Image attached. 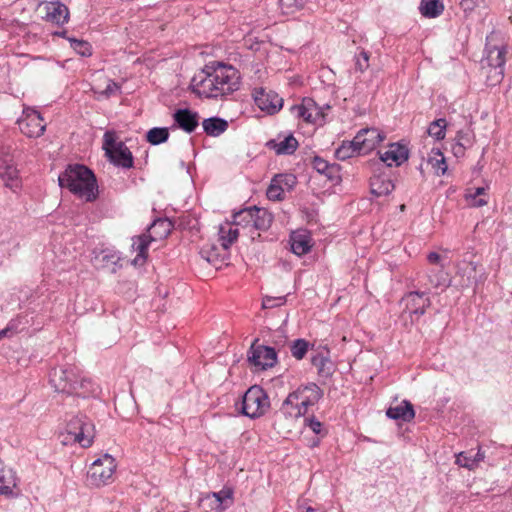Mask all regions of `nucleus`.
<instances>
[{"mask_svg":"<svg viewBox=\"0 0 512 512\" xmlns=\"http://www.w3.org/2000/svg\"><path fill=\"white\" fill-rule=\"evenodd\" d=\"M219 73L217 63H210L205 66L191 81L192 92L199 97L217 98L222 96L219 87Z\"/></svg>","mask_w":512,"mask_h":512,"instance_id":"nucleus-5","label":"nucleus"},{"mask_svg":"<svg viewBox=\"0 0 512 512\" xmlns=\"http://www.w3.org/2000/svg\"><path fill=\"white\" fill-rule=\"evenodd\" d=\"M155 239L151 234H142L132 238V249L137 252V256L133 260L134 265H143L146 262L149 245Z\"/></svg>","mask_w":512,"mask_h":512,"instance_id":"nucleus-20","label":"nucleus"},{"mask_svg":"<svg viewBox=\"0 0 512 512\" xmlns=\"http://www.w3.org/2000/svg\"><path fill=\"white\" fill-rule=\"evenodd\" d=\"M119 89H120V86L116 82L110 80L108 82L106 88L102 92V94L105 95L106 97H110L111 95H113L117 91H119Z\"/></svg>","mask_w":512,"mask_h":512,"instance_id":"nucleus-57","label":"nucleus"},{"mask_svg":"<svg viewBox=\"0 0 512 512\" xmlns=\"http://www.w3.org/2000/svg\"><path fill=\"white\" fill-rule=\"evenodd\" d=\"M447 122L445 119L440 118L430 123L427 133L429 136L436 140H442L446 135Z\"/></svg>","mask_w":512,"mask_h":512,"instance_id":"nucleus-36","label":"nucleus"},{"mask_svg":"<svg viewBox=\"0 0 512 512\" xmlns=\"http://www.w3.org/2000/svg\"><path fill=\"white\" fill-rule=\"evenodd\" d=\"M441 256L440 254L436 253V252H430L427 256V260L429 261V263L431 264H434V265H441Z\"/></svg>","mask_w":512,"mask_h":512,"instance_id":"nucleus-58","label":"nucleus"},{"mask_svg":"<svg viewBox=\"0 0 512 512\" xmlns=\"http://www.w3.org/2000/svg\"><path fill=\"white\" fill-rule=\"evenodd\" d=\"M268 145L273 148L278 155H290L296 151L298 141L293 135H289L279 142L271 140Z\"/></svg>","mask_w":512,"mask_h":512,"instance_id":"nucleus-25","label":"nucleus"},{"mask_svg":"<svg viewBox=\"0 0 512 512\" xmlns=\"http://www.w3.org/2000/svg\"><path fill=\"white\" fill-rule=\"evenodd\" d=\"M290 242L292 252L298 256L307 254L312 247L311 238L306 231L293 232Z\"/></svg>","mask_w":512,"mask_h":512,"instance_id":"nucleus-22","label":"nucleus"},{"mask_svg":"<svg viewBox=\"0 0 512 512\" xmlns=\"http://www.w3.org/2000/svg\"><path fill=\"white\" fill-rule=\"evenodd\" d=\"M476 461V465L478 466L480 462H482L485 458L484 452L479 448L477 453L473 455Z\"/></svg>","mask_w":512,"mask_h":512,"instance_id":"nucleus-60","label":"nucleus"},{"mask_svg":"<svg viewBox=\"0 0 512 512\" xmlns=\"http://www.w3.org/2000/svg\"><path fill=\"white\" fill-rule=\"evenodd\" d=\"M242 215H250V219L252 220L251 226L256 230L265 231L269 229L273 221L271 213L266 209L255 206L244 209V213Z\"/></svg>","mask_w":512,"mask_h":512,"instance_id":"nucleus-19","label":"nucleus"},{"mask_svg":"<svg viewBox=\"0 0 512 512\" xmlns=\"http://www.w3.org/2000/svg\"><path fill=\"white\" fill-rule=\"evenodd\" d=\"M284 193L285 191L283 190V188L279 184L275 183L274 176L266 192L268 199L273 201L281 200L283 198Z\"/></svg>","mask_w":512,"mask_h":512,"instance_id":"nucleus-44","label":"nucleus"},{"mask_svg":"<svg viewBox=\"0 0 512 512\" xmlns=\"http://www.w3.org/2000/svg\"><path fill=\"white\" fill-rule=\"evenodd\" d=\"M243 213H244V210H241L234 214V223L236 225L251 226L252 220L250 219V215L249 216L241 215Z\"/></svg>","mask_w":512,"mask_h":512,"instance_id":"nucleus-55","label":"nucleus"},{"mask_svg":"<svg viewBox=\"0 0 512 512\" xmlns=\"http://www.w3.org/2000/svg\"><path fill=\"white\" fill-rule=\"evenodd\" d=\"M386 415L391 419L410 422L415 417V411L409 401H403L400 405L390 407Z\"/></svg>","mask_w":512,"mask_h":512,"instance_id":"nucleus-24","label":"nucleus"},{"mask_svg":"<svg viewBox=\"0 0 512 512\" xmlns=\"http://www.w3.org/2000/svg\"><path fill=\"white\" fill-rule=\"evenodd\" d=\"M61 188L87 202L94 201L98 196V186L93 172L84 165H69L58 177Z\"/></svg>","mask_w":512,"mask_h":512,"instance_id":"nucleus-2","label":"nucleus"},{"mask_svg":"<svg viewBox=\"0 0 512 512\" xmlns=\"http://www.w3.org/2000/svg\"><path fill=\"white\" fill-rule=\"evenodd\" d=\"M305 512H325L323 509L313 508V507H307Z\"/></svg>","mask_w":512,"mask_h":512,"instance_id":"nucleus-61","label":"nucleus"},{"mask_svg":"<svg viewBox=\"0 0 512 512\" xmlns=\"http://www.w3.org/2000/svg\"><path fill=\"white\" fill-rule=\"evenodd\" d=\"M456 142L463 144L466 147L472 145V137L468 131H459L456 136Z\"/></svg>","mask_w":512,"mask_h":512,"instance_id":"nucleus-54","label":"nucleus"},{"mask_svg":"<svg viewBox=\"0 0 512 512\" xmlns=\"http://www.w3.org/2000/svg\"><path fill=\"white\" fill-rule=\"evenodd\" d=\"M292 114L307 123H316L324 114L316 102L311 98H304L302 103L291 107Z\"/></svg>","mask_w":512,"mask_h":512,"instance_id":"nucleus-14","label":"nucleus"},{"mask_svg":"<svg viewBox=\"0 0 512 512\" xmlns=\"http://www.w3.org/2000/svg\"><path fill=\"white\" fill-rule=\"evenodd\" d=\"M467 147L464 146L463 144H460L458 142H456L453 146H452V151L454 153L455 156L459 157V156H462L464 155V152H465V149Z\"/></svg>","mask_w":512,"mask_h":512,"instance_id":"nucleus-59","label":"nucleus"},{"mask_svg":"<svg viewBox=\"0 0 512 512\" xmlns=\"http://www.w3.org/2000/svg\"><path fill=\"white\" fill-rule=\"evenodd\" d=\"M69 41H70L71 47L73 48V50L76 53H78L79 55H81L83 57L91 56L92 47L87 41L78 40L75 38H70Z\"/></svg>","mask_w":512,"mask_h":512,"instance_id":"nucleus-40","label":"nucleus"},{"mask_svg":"<svg viewBox=\"0 0 512 512\" xmlns=\"http://www.w3.org/2000/svg\"><path fill=\"white\" fill-rule=\"evenodd\" d=\"M94 436V425L85 416H75L68 421L58 438L64 446L79 444L82 448H88Z\"/></svg>","mask_w":512,"mask_h":512,"instance_id":"nucleus-4","label":"nucleus"},{"mask_svg":"<svg viewBox=\"0 0 512 512\" xmlns=\"http://www.w3.org/2000/svg\"><path fill=\"white\" fill-rule=\"evenodd\" d=\"M456 463L464 468L473 470L477 467L475 458L473 457L472 451L460 452L456 456Z\"/></svg>","mask_w":512,"mask_h":512,"instance_id":"nucleus-41","label":"nucleus"},{"mask_svg":"<svg viewBox=\"0 0 512 512\" xmlns=\"http://www.w3.org/2000/svg\"><path fill=\"white\" fill-rule=\"evenodd\" d=\"M380 160L389 167H398L403 164L409 156V151L405 145L392 143L388 145L383 152H378Z\"/></svg>","mask_w":512,"mask_h":512,"instance_id":"nucleus-17","label":"nucleus"},{"mask_svg":"<svg viewBox=\"0 0 512 512\" xmlns=\"http://www.w3.org/2000/svg\"><path fill=\"white\" fill-rule=\"evenodd\" d=\"M103 261L110 262L111 261V252H105L103 256Z\"/></svg>","mask_w":512,"mask_h":512,"instance_id":"nucleus-62","label":"nucleus"},{"mask_svg":"<svg viewBox=\"0 0 512 512\" xmlns=\"http://www.w3.org/2000/svg\"><path fill=\"white\" fill-rule=\"evenodd\" d=\"M119 142L116 141V133L114 131H107L103 137V148L108 155L113 149H116Z\"/></svg>","mask_w":512,"mask_h":512,"instance_id":"nucleus-47","label":"nucleus"},{"mask_svg":"<svg viewBox=\"0 0 512 512\" xmlns=\"http://www.w3.org/2000/svg\"><path fill=\"white\" fill-rule=\"evenodd\" d=\"M171 223L167 220L158 219L154 221L149 230H152L157 237L163 238L170 233Z\"/></svg>","mask_w":512,"mask_h":512,"instance_id":"nucleus-39","label":"nucleus"},{"mask_svg":"<svg viewBox=\"0 0 512 512\" xmlns=\"http://www.w3.org/2000/svg\"><path fill=\"white\" fill-rule=\"evenodd\" d=\"M487 74V85L488 86H496L499 84L504 77V68L498 67H488L486 70Z\"/></svg>","mask_w":512,"mask_h":512,"instance_id":"nucleus-42","label":"nucleus"},{"mask_svg":"<svg viewBox=\"0 0 512 512\" xmlns=\"http://www.w3.org/2000/svg\"><path fill=\"white\" fill-rule=\"evenodd\" d=\"M49 382L56 392L85 397L82 391L89 381L80 378L79 370L74 365L55 367L49 374Z\"/></svg>","mask_w":512,"mask_h":512,"instance_id":"nucleus-3","label":"nucleus"},{"mask_svg":"<svg viewBox=\"0 0 512 512\" xmlns=\"http://www.w3.org/2000/svg\"><path fill=\"white\" fill-rule=\"evenodd\" d=\"M169 138V130L165 127H154L146 134V140L151 145H159L166 142Z\"/></svg>","mask_w":512,"mask_h":512,"instance_id":"nucleus-35","label":"nucleus"},{"mask_svg":"<svg viewBox=\"0 0 512 512\" xmlns=\"http://www.w3.org/2000/svg\"><path fill=\"white\" fill-rule=\"evenodd\" d=\"M370 188L372 194L379 197L390 194L394 190L395 186L388 178L374 176L370 180Z\"/></svg>","mask_w":512,"mask_h":512,"instance_id":"nucleus-27","label":"nucleus"},{"mask_svg":"<svg viewBox=\"0 0 512 512\" xmlns=\"http://www.w3.org/2000/svg\"><path fill=\"white\" fill-rule=\"evenodd\" d=\"M20 324V319H12L8 325L0 331V339L15 335L20 329Z\"/></svg>","mask_w":512,"mask_h":512,"instance_id":"nucleus-50","label":"nucleus"},{"mask_svg":"<svg viewBox=\"0 0 512 512\" xmlns=\"http://www.w3.org/2000/svg\"><path fill=\"white\" fill-rule=\"evenodd\" d=\"M385 135L376 128H363L355 136V143L362 154H367L375 149L383 140Z\"/></svg>","mask_w":512,"mask_h":512,"instance_id":"nucleus-13","label":"nucleus"},{"mask_svg":"<svg viewBox=\"0 0 512 512\" xmlns=\"http://www.w3.org/2000/svg\"><path fill=\"white\" fill-rule=\"evenodd\" d=\"M486 62L488 67L504 68L505 64V47H493L487 50Z\"/></svg>","mask_w":512,"mask_h":512,"instance_id":"nucleus-32","label":"nucleus"},{"mask_svg":"<svg viewBox=\"0 0 512 512\" xmlns=\"http://www.w3.org/2000/svg\"><path fill=\"white\" fill-rule=\"evenodd\" d=\"M312 164L318 173L324 174L328 179L333 180L336 177L338 168L335 164H330L318 156L314 157Z\"/></svg>","mask_w":512,"mask_h":512,"instance_id":"nucleus-33","label":"nucleus"},{"mask_svg":"<svg viewBox=\"0 0 512 512\" xmlns=\"http://www.w3.org/2000/svg\"><path fill=\"white\" fill-rule=\"evenodd\" d=\"M238 229L233 228L231 224L226 223L225 225H221L219 228V242L224 254H226L229 247L234 243L238 238Z\"/></svg>","mask_w":512,"mask_h":512,"instance_id":"nucleus-26","label":"nucleus"},{"mask_svg":"<svg viewBox=\"0 0 512 512\" xmlns=\"http://www.w3.org/2000/svg\"><path fill=\"white\" fill-rule=\"evenodd\" d=\"M360 154H362V152L358 150V145L355 143V138L352 141H343V143L335 151V156L339 160H346Z\"/></svg>","mask_w":512,"mask_h":512,"instance_id":"nucleus-34","label":"nucleus"},{"mask_svg":"<svg viewBox=\"0 0 512 512\" xmlns=\"http://www.w3.org/2000/svg\"><path fill=\"white\" fill-rule=\"evenodd\" d=\"M18 173L10 154V148H2L0 150V177L7 187L16 189L20 186Z\"/></svg>","mask_w":512,"mask_h":512,"instance_id":"nucleus-10","label":"nucleus"},{"mask_svg":"<svg viewBox=\"0 0 512 512\" xmlns=\"http://www.w3.org/2000/svg\"><path fill=\"white\" fill-rule=\"evenodd\" d=\"M312 365L317 369V373L322 378H328L334 371V365L329 357V352H318L311 358Z\"/></svg>","mask_w":512,"mask_h":512,"instance_id":"nucleus-23","label":"nucleus"},{"mask_svg":"<svg viewBox=\"0 0 512 512\" xmlns=\"http://www.w3.org/2000/svg\"><path fill=\"white\" fill-rule=\"evenodd\" d=\"M419 11L426 18H436L444 11V4L441 0H421Z\"/></svg>","mask_w":512,"mask_h":512,"instance_id":"nucleus-29","label":"nucleus"},{"mask_svg":"<svg viewBox=\"0 0 512 512\" xmlns=\"http://www.w3.org/2000/svg\"><path fill=\"white\" fill-rule=\"evenodd\" d=\"M115 470V459L105 454L91 464L87 473L88 482L95 487L105 486L113 480Z\"/></svg>","mask_w":512,"mask_h":512,"instance_id":"nucleus-6","label":"nucleus"},{"mask_svg":"<svg viewBox=\"0 0 512 512\" xmlns=\"http://www.w3.org/2000/svg\"><path fill=\"white\" fill-rule=\"evenodd\" d=\"M176 125L186 133H192L199 125V115L190 109H178L173 114Z\"/></svg>","mask_w":512,"mask_h":512,"instance_id":"nucleus-18","label":"nucleus"},{"mask_svg":"<svg viewBox=\"0 0 512 512\" xmlns=\"http://www.w3.org/2000/svg\"><path fill=\"white\" fill-rule=\"evenodd\" d=\"M285 302H286L285 296H280V297L266 296L263 298L262 307L264 309H270V308L282 306L285 304Z\"/></svg>","mask_w":512,"mask_h":512,"instance_id":"nucleus-52","label":"nucleus"},{"mask_svg":"<svg viewBox=\"0 0 512 512\" xmlns=\"http://www.w3.org/2000/svg\"><path fill=\"white\" fill-rule=\"evenodd\" d=\"M202 502L204 506H207L211 510H215L216 512H222L224 509L219 503V500L215 497H212V493L207 494L203 499Z\"/></svg>","mask_w":512,"mask_h":512,"instance_id":"nucleus-53","label":"nucleus"},{"mask_svg":"<svg viewBox=\"0 0 512 512\" xmlns=\"http://www.w3.org/2000/svg\"><path fill=\"white\" fill-rule=\"evenodd\" d=\"M268 407V396L259 386L250 387L243 396L242 413L250 418L263 415Z\"/></svg>","mask_w":512,"mask_h":512,"instance_id":"nucleus-7","label":"nucleus"},{"mask_svg":"<svg viewBox=\"0 0 512 512\" xmlns=\"http://www.w3.org/2000/svg\"><path fill=\"white\" fill-rule=\"evenodd\" d=\"M275 183L279 184L284 191H289L295 186L296 177L293 174H277Z\"/></svg>","mask_w":512,"mask_h":512,"instance_id":"nucleus-43","label":"nucleus"},{"mask_svg":"<svg viewBox=\"0 0 512 512\" xmlns=\"http://www.w3.org/2000/svg\"><path fill=\"white\" fill-rule=\"evenodd\" d=\"M16 487V477L12 470L3 468L0 474V495H12Z\"/></svg>","mask_w":512,"mask_h":512,"instance_id":"nucleus-31","label":"nucleus"},{"mask_svg":"<svg viewBox=\"0 0 512 512\" xmlns=\"http://www.w3.org/2000/svg\"><path fill=\"white\" fill-rule=\"evenodd\" d=\"M248 360L257 369L266 370L276 364L277 353L272 347L254 343L250 348Z\"/></svg>","mask_w":512,"mask_h":512,"instance_id":"nucleus-9","label":"nucleus"},{"mask_svg":"<svg viewBox=\"0 0 512 512\" xmlns=\"http://www.w3.org/2000/svg\"><path fill=\"white\" fill-rule=\"evenodd\" d=\"M485 194V188L484 187H478L475 189V192L472 194H469V197L471 198V205L474 207H481L487 204V199L484 197Z\"/></svg>","mask_w":512,"mask_h":512,"instance_id":"nucleus-48","label":"nucleus"},{"mask_svg":"<svg viewBox=\"0 0 512 512\" xmlns=\"http://www.w3.org/2000/svg\"><path fill=\"white\" fill-rule=\"evenodd\" d=\"M202 126L207 135L217 137L227 130L228 122L218 117H212L205 119Z\"/></svg>","mask_w":512,"mask_h":512,"instance_id":"nucleus-28","label":"nucleus"},{"mask_svg":"<svg viewBox=\"0 0 512 512\" xmlns=\"http://www.w3.org/2000/svg\"><path fill=\"white\" fill-rule=\"evenodd\" d=\"M254 100L256 105L269 114L278 112L283 105V99L274 91H266L263 88L255 90Z\"/></svg>","mask_w":512,"mask_h":512,"instance_id":"nucleus-15","label":"nucleus"},{"mask_svg":"<svg viewBox=\"0 0 512 512\" xmlns=\"http://www.w3.org/2000/svg\"><path fill=\"white\" fill-rule=\"evenodd\" d=\"M107 156L116 166L123 168H131L133 166L132 153L123 142H119L116 149H113Z\"/></svg>","mask_w":512,"mask_h":512,"instance_id":"nucleus-21","label":"nucleus"},{"mask_svg":"<svg viewBox=\"0 0 512 512\" xmlns=\"http://www.w3.org/2000/svg\"><path fill=\"white\" fill-rule=\"evenodd\" d=\"M232 495L233 492L231 489H222L218 492L212 493V497H215L219 500V503L224 510L232 504Z\"/></svg>","mask_w":512,"mask_h":512,"instance_id":"nucleus-45","label":"nucleus"},{"mask_svg":"<svg viewBox=\"0 0 512 512\" xmlns=\"http://www.w3.org/2000/svg\"><path fill=\"white\" fill-rule=\"evenodd\" d=\"M402 301L405 304L406 311L411 317L413 315L417 317L422 316L431 304L426 293L418 291L409 292L403 297Z\"/></svg>","mask_w":512,"mask_h":512,"instance_id":"nucleus-16","label":"nucleus"},{"mask_svg":"<svg viewBox=\"0 0 512 512\" xmlns=\"http://www.w3.org/2000/svg\"><path fill=\"white\" fill-rule=\"evenodd\" d=\"M18 126L20 131L27 137L37 138L44 133L46 123L37 110L26 108L18 120Z\"/></svg>","mask_w":512,"mask_h":512,"instance_id":"nucleus-8","label":"nucleus"},{"mask_svg":"<svg viewBox=\"0 0 512 512\" xmlns=\"http://www.w3.org/2000/svg\"><path fill=\"white\" fill-rule=\"evenodd\" d=\"M355 67L358 71L363 72L369 67V53L365 50H360L355 55Z\"/></svg>","mask_w":512,"mask_h":512,"instance_id":"nucleus-51","label":"nucleus"},{"mask_svg":"<svg viewBox=\"0 0 512 512\" xmlns=\"http://www.w3.org/2000/svg\"><path fill=\"white\" fill-rule=\"evenodd\" d=\"M202 257L207 260V262L216 264L219 257H222L224 259L225 255H221V253L218 251V249L212 245L210 248H203L201 250Z\"/></svg>","mask_w":512,"mask_h":512,"instance_id":"nucleus-49","label":"nucleus"},{"mask_svg":"<svg viewBox=\"0 0 512 512\" xmlns=\"http://www.w3.org/2000/svg\"><path fill=\"white\" fill-rule=\"evenodd\" d=\"M322 395V390L315 383L299 386L291 392L274 416V426L278 432L290 433L296 420L304 416L309 407L316 405Z\"/></svg>","mask_w":512,"mask_h":512,"instance_id":"nucleus-1","label":"nucleus"},{"mask_svg":"<svg viewBox=\"0 0 512 512\" xmlns=\"http://www.w3.org/2000/svg\"><path fill=\"white\" fill-rule=\"evenodd\" d=\"M427 163L438 176L444 175L448 169L446 159L439 149H432L428 155Z\"/></svg>","mask_w":512,"mask_h":512,"instance_id":"nucleus-30","label":"nucleus"},{"mask_svg":"<svg viewBox=\"0 0 512 512\" xmlns=\"http://www.w3.org/2000/svg\"><path fill=\"white\" fill-rule=\"evenodd\" d=\"M279 6L284 14H292L302 6L301 0H279Z\"/></svg>","mask_w":512,"mask_h":512,"instance_id":"nucleus-46","label":"nucleus"},{"mask_svg":"<svg viewBox=\"0 0 512 512\" xmlns=\"http://www.w3.org/2000/svg\"><path fill=\"white\" fill-rule=\"evenodd\" d=\"M45 11L43 19L47 22L62 26L69 20L68 7L59 0L44 1L40 4Z\"/></svg>","mask_w":512,"mask_h":512,"instance_id":"nucleus-12","label":"nucleus"},{"mask_svg":"<svg viewBox=\"0 0 512 512\" xmlns=\"http://www.w3.org/2000/svg\"><path fill=\"white\" fill-rule=\"evenodd\" d=\"M309 348V342L305 339L294 340L290 346L291 354L297 360H301L306 355Z\"/></svg>","mask_w":512,"mask_h":512,"instance_id":"nucleus-38","label":"nucleus"},{"mask_svg":"<svg viewBox=\"0 0 512 512\" xmlns=\"http://www.w3.org/2000/svg\"><path fill=\"white\" fill-rule=\"evenodd\" d=\"M428 279L430 284L435 288L447 287L449 285L448 276L442 268L438 270H431L428 274Z\"/></svg>","mask_w":512,"mask_h":512,"instance_id":"nucleus-37","label":"nucleus"},{"mask_svg":"<svg viewBox=\"0 0 512 512\" xmlns=\"http://www.w3.org/2000/svg\"><path fill=\"white\" fill-rule=\"evenodd\" d=\"M307 426L315 433L320 434L322 430V423L314 417L306 419Z\"/></svg>","mask_w":512,"mask_h":512,"instance_id":"nucleus-56","label":"nucleus"},{"mask_svg":"<svg viewBox=\"0 0 512 512\" xmlns=\"http://www.w3.org/2000/svg\"><path fill=\"white\" fill-rule=\"evenodd\" d=\"M217 69L221 95L224 96L238 90L240 84L239 72L234 67L219 62H217Z\"/></svg>","mask_w":512,"mask_h":512,"instance_id":"nucleus-11","label":"nucleus"}]
</instances>
